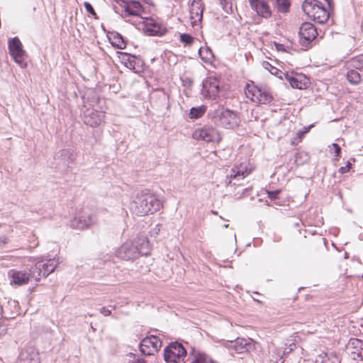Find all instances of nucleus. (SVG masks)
Listing matches in <instances>:
<instances>
[{"label": "nucleus", "instance_id": "obj_1", "mask_svg": "<svg viewBox=\"0 0 363 363\" xmlns=\"http://www.w3.org/2000/svg\"><path fill=\"white\" fill-rule=\"evenodd\" d=\"M162 203L157 196L151 193L138 194L130 203V210L138 216L152 214L160 209Z\"/></svg>", "mask_w": 363, "mask_h": 363}, {"label": "nucleus", "instance_id": "obj_2", "mask_svg": "<svg viewBox=\"0 0 363 363\" xmlns=\"http://www.w3.org/2000/svg\"><path fill=\"white\" fill-rule=\"evenodd\" d=\"M150 253L149 242L145 237H140L134 241H126L116 251V255L125 260L135 259L138 255L147 256Z\"/></svg>", "mask_w": 363, "mask_h": 363}, {"label": "nucleus", "instance_id": "obj_3", "mask_svg": "<svg viewBox=\"0 0 363 363\" xmlns=\"http://www.w3.org/2000/svg\"><path fill=\"white\" fill-rule=\"evenodd\" d=\"M302 9L308 18L318 23H325L329 18V12L318 0H305Z\"/></svg>", "mask_w": 363, "mask_h": 363}, {"label": "nucleus", "instance_id": "obj_4", "mask_svg": "<svg viewBox=\"0 0 363 363\" xmlns=\"http://www.w3.org/2000/svg\"><path fill=\"white\" fill-rule=\"evenodd\" d=\"M245 93L249 99L257 104H267L272 100V96L266 87H259L254 84H247Z\"/></svg>", "mask_w": 363, "mask_h": 363}, {"label": "nucleus", "instance_id": "obj_5", "mask_svg": "<svg viewBox=\"0 0 363 363\" xmlns=\"http://www.w3.org/2000/svg\"><path fill=\"white\" fill-rule=\"evenodd\" d=\"M216 114L215 123L223 128L233 129L240 124V117L231 110L221 108L217 111Z\"/></svg>", "mask_w": 363, "mask_h": 363}, {"label": "nucleus", "instance_id": "obj_6", "mask_svg": "<svg viewBox=\"0 0 363 363\" xmlns=\"http://www.w3.org/2000/svg\"><path fill=\"white\" fill-rule=\"evenodd\" d=\"M186 350L177 342L170 343L164 350V359L169 363H181L184 362Z\"/></svg>", "mask_w": 363, "mask_h": 363}, {"label": "nucleus", "instance_id": "obj_7", "mask_svg": "<svg viewBox=\"0 0 363 363\" xmlns=\"http://www.w3.org/2000/svg\"><path fill=\"white\" fill-rule=\"evenodd\" d=\"M9 50L10 55L16 63L21 68L27 67V63L25 61L26 51L23 49V45L17 37L9 40Z\"/></svg>", "mask_w": 363, "mask_h": 363}, {"label": "nucleus", "instance_id": "obj_8", "mask_svg": "<svg viewBox=\"0 0 363 363\" xmlns=\"http://www.w3.org/2000/svg\"><path fill=\"white\" fill-rule=\"evenodd\" d=\"M193 138L207 143H219L221 140L220 133L212 126H203L196 128L192 133Z\"/></svg>", "mask_w": 363, "mask_h": 363}, {"label": "nucleus", "instance_id": "obj_9", "mask_svg": "<svg viewBox=\"0 0 363 363\" xmlns=\"http://www.w3.org/2000/svg\"><path fill=\"white\" fill-rule=\"evenodd\" d=\"M58 262L55 259H49L46 262H37L32 268L33 279L39 281L41 277H46L56 268Z\"/></svg>", "mask_w": 363, "mask_h": 363}, {"label": "nucleus", "instance_id": "obj_10", "mask_svg": "<svg viewBox=\"0 0 363 363\" xmlns=\"http://www.w3.org/2000/svg\"><path fill=\"white\" fill-rule=\"evenodd\" d=\"M252 171L250 164L247 162H242L239 164L235 165L230 170V174L228 176V185L233 184V185H239L235 182H233V180L239 182L242 180L249 175Z\"/></svg>", "mask_w": 363, "mask_h": 363}, {"label": "nucleus", "instance_id": "obj_11", "mask_svg": "<svg viewBox=\"0 0 363 363\" xmlns=\"http://www.w3.org/2000/svg\"><path fill=\"white\" fill-rule=\"evenodd\" d=\"M89 104H85L83 108L84 122L91 127L99 125L104 119V112L99 111L94 108L89 106Z\"/></svg>", "mask_w": 363, "mask_h": 363}, {"label": "nucleus", "instance_id": "obj_12", "mask_svg": "<svg viewBox=\"0 0 363 363\" xmlns=\"http://www.w3.org/2000/svg\"><path fill=\"white\" fill-rule=\"evenodd\" d=\"M166 30L164 24L153 18H145L143 21V30L147 35H161Z\"/></svg>", "mask_w": 363, "mask_h": 363}, {"label": "nucleus", "instance_id": "obj_13", "mask_svg": "<svg viewBox=\"0 0 363 363\" xmlns=\"http://www.w3.org/2000/svg\"><path fill=\"white\" fill-rule=\"evenodd\" d=\"M162 346V341L155 335L145 337L140 342V350L145 355H153Z\"/></svg>", "mask_w": 363, "mask_h": 363}, {"label": "nucleus", "instance_id": "obj_14", "mask_svg": "<svg viewBox=\"0 0 363 363\" xmlns=\"http://www.w3.org/2000/svg\"><path fill=\"white\" fill-rule=\"evenodd\" d=\"M220 82L215 77H208L203 82L201 94L203 97L215 99L219 96Z\"/></svg>", "mask_w": 363, "mask_h": 363}, {"label": "nucleus", "instance_id": "obj_15", "mask_svg": "<svg viewBox=\"0 0 363 363\" xmlns=\"http://www.w3.org/2000/svg\"><path fill=\"white\" fill-rule=\"evenodd\" d=\"M97 222L98 218L96 213L84 214L71 220L70 227L74 229L82 230L96 224Z\"/></svg>", "mask_w": 363, "mask_h": 363}, {"label": "nucleus", "instance_id": "obj_16", "mask_svg": "<svg viewBox=\"0 0 363 363\" xmlns=\"http://www.w3.org/2000/svg\"><path fill=\"white\" fill-rule=\"evenodd\" d=\"M346 351L351 359L357 362H363L362 340L351 338L346 346Z\"/></svg>", "mask_w": 363, "mask_h": 363}, {"label": "nucleus", "instance_id": "obj_17", "mask_svg": "<svg viewBox=\"0 0 363 363\" xmlns=\"http://www.w3.org/2000/svg\"><path fill=\"white\" fill-rule=\"evenodd\" d=\"M10 284L15 286H21L28 283L29 280L33 278L32 275V268L29 269V272L18 271L16 269H11L8 273Z\"/></svg>", "mask_w": 363, "mask_h": 363}, {"label": "nucleus", "instance_id": "obj_18", "mask_svg": "<svg viewBox=\"0 0 363 363\" xmlns=\"http://www.w3.org/2000/svg\"><path fill=\"white\" fill-rule=\"evenodd\" d=\"M227 347L233 350L238 354H242L255 349V341L251 338L238 337L234 342L227 343Z\"/></svg>", "mask_w": 363, "mask_h": 363}, {"label": "nucleus", "instance_id": "obj_19", "mask_svg": "<svg viewBox=\"0 0 363 363\" xmlns=\"http://www.w3.org/2000/svg\"><path fill=\"white\" fill-rule=\"evenodd\" d=\"M203 4L201 0H194L189 9V21L192 26H198L203 18Z\"/></svg>", "mask_w": 363, "mask_h": 363}, {"label": "nucleus", "instance_id": "obj_20", "mask_svg": "<svg viewBox=\"0 0 363 363\" xmlns=\"http://www.w3.org/2000/svg\"><path fill=\"white\" fill-rule=\"evenodd\" d=\"M284 75L292 88L303 89L307 87L308 79L305 75L294 72L284 73Z\"/></svg>", "mask_w": 363, "mask_h": 363}, {"label": "nucleus", "instance_id": "obj_21", "mask_svg": "<svg viewBox=\"0 0 363 363\" xmlns=\"http://www.w3.org/2000/svg\"><path fill=\"white\" fill-rule=\"evenodd\" d=\"M318 33L315 26L310 23H304L299 30L300 40L303 44H308L317 36Z\"/></svg>", "mask_w": 363, "mask_h": 363}, {"label": "nucleus", "instance_id": "obj_22", "mask_svg": "<svg viewBox=\"0 0 363 363\" xmlns=\"http://www.w3.org/2000/svg\"><path fill=\"white\" fill-rule=\"evenodd\" d=\"M250 4L259 16L265 18L272 16V10L267 0H250Z\"/></svg>", "mask_w": 363, "mask_h": 363}, {"label": "nucleus", "instance_id": "obj_23", "mask_svg": "<svg viewBox=\"0 0 363 363\" xmlns=\"http://www.w3.org/2000/svg\"><path fill=\"white\" fill-rule=\"evenodd\" d=\"M16 363H40L39 353L33 348L21 351Z\"/></svg>", "mask_w": 363, "mask_h": 363}, {"label": "nucleus", "instance_id": "obj_24", "mask_svg": "<svg viewBox=\"0 0 363 363\" xmlns=\"http://www.w3.org/2000/svg\"><path fill=\"white\" fill-rule=\"evenodd\" d=\"M123 7L124 16H139L143 13L141 4L137 1H128Z\"/></svg>", "mask_w": 363, "mask_h": 363}, {"label": "nucleus", "instance_id": "obj_25", "mask_svg": "<svg viewBox=\"0 0 363 363\" xmlns=\"http://www.w3.org/2000/svg\"><path fill=\"white\" fill-rule=\"evenodd\" d=\"M315 363H340V362L335 355L322 353L316 357Z\"/></svg>", "mask_w": 363, "mask_h": 363}, {"label": "nucleus", "instance_id": "obj_26", "mask_svg": "<svg viewBox=\"0 0 363 363\" xmlns=\"http://www.w3.org/2000/svg\"><path fill=\"white\" fill-rule=\"evenodd\" d=\"M199 55L205 62H210L213 58L211 50L208 47H201L199 50Z\"/></svg>", "mask_w": 363, "mask_h": 363}, {"label": "nucleus", "instance_id": "obj_27", "mask_svg": "<svg viewBox=\"0 0 363 363\" xmlns=\"http://www.w3.org/2000/svg\"><path fill=\"white\" fill-rule=\"evenodd\" d=\"M347 65L350 67L363 70V55H360L352 58L350 61L347 62Z\"/></svg>", "mask_w": 363, "mask_h": 363}, {"label": "nucleus", "instance_id": "obj_28", "mask_svg": "<svg viewBox=\"0 0 363 363\" xmlns=\"http://www.w3.org/2000/svg\"><path fill=\"white\" fill-rule=\"evenodd\" d=\"M191 363H218L216 361H213L208 356H206L204 353L197 352L194 354V359H192Z\"/></svg>", "mask_w": 363, "mask_h": 363}, {"label": "nucleus", "instance_id": "obj_29", "mask_svg": "<svg viewBox=\"0 0 363 363\" xmlns=\"http://www.w3.org/2000/svg\"><path fill=\"white\" fill-rule=\"evenodd\" d=\"M289 0H276L275 6L279 12L286 13L290 8Z\"/></svg>", "mask_w": 363, "mask_h": 363}, {"label": "nucleus", "instance_id": "obj_30", "mask_svg": "<svg viewBox=\"0 0 363 363\" xmlns=\"http://www.w3.org/2000/svg\"><path fill=\"white\" fill-rule=\"evenodd\" d=\"M347 78L348 81L352 84H358L361 79L359 72L354 69H350L347 72Z\"/></svg>", "mask_w": 363, "mask_h": 363}, {"label": "nucleus", "instance_id": "obj_31", "mask_svg": "<svg viewBox=\"0 0 363 363\" xmlns=\"http://www.w3.org/2000/svg\"><path fill=\"white\" fill-rule=\"evenodd\" d=\"M122 363H145L144 360L140 359L137 355L129 353L125 356Z\"/></svg>", "mask_w": 363, "mask_h": 363}, {"label": "nucleus", "instance_id": "obj_32", "mask_svg": "<svg viewBox=\"0 0 363 363\" xmlns=\"http://www.w3.org/2000/svg\"><path fill=\"white\" fill-rule=\"evenodd\" d=\"M262 67L268 70L271 74L278 76L279 77L282 79V77L279 75V73H282L280 70H279L277 68L273 67L269 62L267 61H264L262 63Z\"/></svg>", "mask_w": 363, "mask_h": 363}, {"label": "nucleus", "instance_id": "obj_33", "mask_svg": "<svg viewBox=\"0 0 363 363\" xmlns=\"http://www.w3.org/2000/svg\"><path fill=\"white\" fill-rule=\"evenodd\" d=\"M205 112V108L203 106L198 108H192L190 110L189 116L191 118H200Z\"/></svg>", "mask_w": 363, "mask_h": 363}, {"label": "nucleus", "instance_id": "obj_34", "mask_svg": "<svg viewBox=\"0 0 363 363\" xmlns=\"http://www.w3.org/2000/svg\"><path fill=\"white\" fill-rule=\"evenodd\" d=\"M112 44L119 49H123L125 47V43L123 39L118 34H117L116 36H114L113 41L112 42Z\"/></svg>", "mask_w": 363, "mask_h": 363}, {"label": "nucleus", "instance_id": "obj_35", "mask_svg": "<svg viewBox=\"0 0 363 363\" xmlns=\"http://www.w3.org/2000/svg\"><path fill=\"white\" fill-rule=\"evenodd\" d=\"M180 40L185 45H190L194 42V38L189 34H182L180 35Z\"/></svg>", "mask_w": 363, "mask_h": 363}, {"label": "nucleus", "instance_id": "obj_36", "mask_svg": "<svg viewBox=\"0 0 363 363\" xmlns=\"http://www.w3.org/2000/svg\"><path fill=\"white\" fill-rule=\"evenodd\" d=\"M84 6L86 11L89 13L95 19L98 18L96 13L95 12L92 6L89 2H84Z\"/></svg>", "mask_w": 363, "mask_h": 363}, {"label": "nucleus", "instance_id": "obj_37", "mask_svg": "<svg viewBox=\"0 0 363 363\" xmlns=\"http://www.w3.org/2000/svg\"><path fill=\"white\" fill-rule=\"evenodd\" d=\"M330 147V151L333 153L335 157H338L340 154V147L336 144L333 143Z\"/></svg>", "mask_w": 363, "mask_h": 363}, {"label": "nucleus", "instance_id": "obj_38", "mask_svg": "<svg viewBox=\"0 0 363 363\" xmlns=\"http://www.w3.org/2000/svg\"><path fill=\"white\" fill-rule=\"evenodd\" d=\"M279 192H280L279 190H276V191H268L267 195L270 199L274 200L278 198V195H279Z\"/></svg>", "mask_w": 363, "mask_h": 363}, {"label": "nucleus", "instance_id": "obj_39", "mask_svg": "<svg viewBox=\"0 0 363 363\" xmlns=\"http://www.w3.org/2000/svg\"><path fill=\"white\" fill-rule=\"evenodd\" d=\"M351 166H352V164L350 162H347L346 166L342 167L340 168L339 172L341 174H345V173L349 172V170L351 168Z\"/></svg>", "mask_w": 363, "mask_h": 363}, {"label": "nucleus", "instance_id": "obj_40", "mask_svg": "<svg viewBox=\"0 0 363 363\" xmlns=\"http://www.w3.org/2000/svg\"><path fill=\"white\" fill-rule=\"evenodd\" d=\"M100 313L101 314H103L104 316H108L111 314V310H109L108 308H107L106 307H102L100 309Z\"/></svg>", "mask_w": 363, "mask_h": 363}, {"label": "nucleus", "instance_id": "obj_41", "mask_svg": "<svg viewBox=\"0 0 363 363\" xmlns=\"http://www.w3.org/2000/svg\"><path fill=\"white\" fill-rule=\"evenodd\" d=\"M274 45H275L276 48L278 50H282V51L286 50L285 46L283 44L275 43Z\"/></svg>", "mask_w": 363, "mask_h": 363}, {"label": "nucleus", "instance_id": "obj_42", "mask_svg": "<svg viewBox=\"0 0 363 363\" xmlns=\"http://www.w3.org/2000/svg\"><path fill=\"white\" fill-rule=\"evenodd\" d=\"M290 348L289 350H287L286 349H285V350L284 351V354H288L289 352H291L292 350H294V349L296 347V345L294 343H291L290 344Z\"/></svg>", "mask_w": 363, "mask_h": 363}, {"label": "nucleus", "instance_id": "obj_43", "mask_svg": "<svg viewBox=\"0 0 363 363\" xmlns=\"http://www.w3.org/2000/svg\"><path fill=\"white\" fill-rule=\"evenodd\" d=\"M247 191V188L243 189H242V193H241V194H240V193L235 194H234V196H235V198H237V199H240V198H241V197L242 196V195H243V194H245V192H246Z\"/></svg>", "mask_w": 363, "mask_h": 363}, {"label": "nucleus", "instance_id": "obj_44", "mask_svg": "<svg viewBox=\"0 0 363 363\" xmlns=\"http://www.w3.org/2000/svg\"><path fill=\"white\" fill-rule=\"evenodd\" d=\"M220 4H222L223 7V9H225L227 13H229L228 9L226 8L227 6V2L225 1H223V0H220Z\"/></svg>", "mask_w": 363, "mask_h": 363}, {"label": "nucleus", "instance_id": "obj_45", "mask_svg": "<svg viewBox=\"0 0 363 363\" xmlns=\"http://www.w3.org/2000/svg\"><path fill=\"white\" fill-rule=\"evenodd\" d=\"M300 155H301V153H298V154H296V162L297 161V158H298V157Z\"/></svg>", "mask_w": 363, "mask_h": 363}, {"label": "nucleus", "instance_id": "obj_46", "mask_svg": "<svg viewBox=\"0 0 363 363\" xmlns=\"http://www.w3.org/2000/svg\"><path fill=\"white\" fill-rule=\"evenodd\" d=\"M229 9L230 11H232V5L230 4V7H229Z\"/></svg>", "mask_w": 363, "mask_h": 363}]
</instances>
